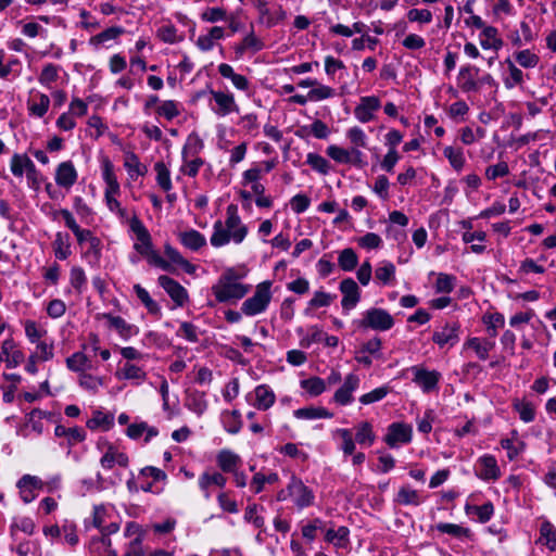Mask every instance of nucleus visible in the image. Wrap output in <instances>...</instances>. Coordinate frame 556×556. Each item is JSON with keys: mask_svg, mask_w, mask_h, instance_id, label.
I'll use <instances>...</instances> for the list:
<instances>
[{"mask_svg": "<svg viewBox=\"0 0 556 556\" xmlns=\"http://www.w3.org/2000/svg\"><path fill=\"white\" fill-rule=\"evenodd\" d=\"M413 428L404 422H393L388 427L384 435V442L391 448L397 447L400 444H407L412 441Z\"/></svg>", "mask_w": 556, "mask_h": 556, "instance_id": "8", "label": "nucleus"}, {"mask_svg": "<svg viewBox=\"0 0 556 556\" xmlns=\"http://www.w3.org/2000/svg\"><path fill=\"white\" fill-rule=\"evenodd\" d=\"M78 174L71 161L62 162L55 169V182L58 186L71 189L77 181Z\"/></svg>", "mask_w": 556, "mask_h": 556, "instance_id": "19", "label": "nucleus"}, {"mask_svg": "<svg viewBox=\"0 0 556 556\" xmlns=\"http://www.w3.org/2000/svg\"><path fill=\"white\" fill-rule=\"evenodd\" d=\"M358 262V257L353 249L346 248L341 251L338 257L339 266L344 271L353 270Z\"/></svg>", "mask_w": 556, "mask_h": 556, "instance_id": "48", "label": "nucleus"}, {"mask_svg": "<svg viewBox=\"0 0 556 556\" xmlns=\"http://www.w3.org/2000/svg\"><path fill=\"white\" fill-rule=\"evenodd\" d=\"M73 206L81 222L89 224L93 219V212L91 207L80 197H75Z\"/></svg>", "mask_w": 556, "mask_h": 556, "instance_id": "55", "label": "nucleus"}, {"mask_svg": "<svg viewBox=\"0 0 556 556\" xmlns=\"http://www.w3.org/2000/svg\"><path fill=\"white\" fill-rule=\"evenodd\" d=\"M339 290L342 293L341 305L343 311H351L361 300L358 285L352 278H345L340 282Z\"/></svg>", "mask_w": 556, "mask_h": 556, "instance_id": "13", "label": "nucleus"}, {"mask_svg": "<svg viewBox=\"0 0 556 556\" xmlns=\"http://www.w3.org/2000/svg\"><path fill=\"white\" fill-rule=\"evenodd\" d=\"M413 374V382L416 383L424 393H430L438 390V384L441 379V374L437 370H428L421 366H413L410 368Z\"/></svg>", "mask_w": 556, "mask_h": 556, "instance_id": "7", "label": "nucleus"}, {"mask_svg": "<svg viewBox=\"0 0 556 556\" xmlns=\"http://www.w3.org/2000/svg\"><path fill=\"white\" fill-rule=\"evenodd\" d=\"M459 329L458 323H446L433 332L432 341L440 348H452L459 341Z\"/></svg>", "mask_w": 556, "mask_h": 556, "instance_id": "14", "label": "nucleus"}, {"mask_svg": "<svg viewBox=\"0 0 556 556\" xmlns=\"http://www.w3.org/2000/svg\"><path fill=\"white\" fill-rule=\"evenodd\" d=\"M494 345L495 343L491 340L471 337L464 343V350L471 349L480 359L485 361Z\"/></svg>", "mask_w": 556, "mask_h": 556, "instance_id": "27", "label": "nucleus"}, {"mask_svg": "<svg viewBox=\"0 0 556 556\" xmlns=\"http://www.w3.org/2000/svg\"><path fill=\"white\" fill-rule=\"evenodd\" d=\"M179 240L184 247L192 251H198L206 244L205 237L194 229L180 232Z\"/></svg>", "mask_w": 556, "mask_h": 556, "instance_id": "29", "label": "nucleus"}, {"mask_svg": "<svg viewBox=\"0 0 556 556\" xmlns=\"http://www.w3.org/2000/svg\"><path fill=\"white\" fill-rule=\"evenodd\" d=\"M116 376L119 379L131 380L136 386H140L147 379V372L130 362L125 363Z\"/></svg>", "mask_w": 556, "mask_h": 556, "instance_id": "28", "label": "nucleus"}, {"mask_svg": "<svg viewBox=\"0 0 556 556\" xmlns=\"http://www.w3.org/2000/svg\"><path fill=\"white\" fill-rule=\"evenodd\" d=\"M53 250L55 257L66 260L71 255L70 244L61 232H58L53 241Z\"/></svg>", "mask_w": 556, "mask_h": 556, "instance_id": "64", "label": "nucleus"}, {"mask_svg": "<svg viewBox=\"0 0 556 556\" xmlns=\"http://www.w3.org/2000/svg\"><path fill=\"white\" fill-rule=\"evenodd\" d=\"M216 463L223 472H233L241 466V457L228 448L220 450L216 455Z\"/></svg>", "mask_w": 556, "mask_h": 556, "instance_id": "24", "label": "nucleus"}, {"mask_svg": "<svg viewBox=\"0 0 556 556\" xmlns=\"http://www.w3.org/2000/svg\"><path fill=\"white\" fill-rule=\"evenodd\" d=\"M288 494H290L293 503L300 509L313 505L315 500L313 491L295 476H292L288 483Z\"/></svg>", "mask_w": 556, "mask_h": 556, "instance_id": "5", "label": "nucleus"}, {"mask_svg": "<svg viewBox=\"0 0 556 556\" xmlns=\"http://www.w3.org/2000/svg\"><path fill=\"white\" fill-rule=\"evenodd\" d=\"M248 235L247 226L241 222L238 215V207L230 204L226 210V220H216L213 225V233L211 236V244L220 248L228 244L231 240L239 244Z\"/></svg>", "mask_w": 556, "mask_h": 556, "instance_id": "1", "label": "nucleus"}, {"mask_svg": "<svg viewBox=\"0 0 556 556\" xmlns=\"http://www.w3.org/2000/svg\"><path fill=\"white\" fill-rule=\"evenodd\" d=\"M443 155L448 160L451 166L459 172L463 169L465 165V156L462 149H456L454 147H445L443 150Z\"/></svg>", "mask_w": 556, "mask_h": 556, "instance_id": "45", "label": "nucleus"}, {"mask_svg": "<svg viewBox=\"0 0 556 556\" xmlns=\"http://www.w3.org/2000/svg\"><path fill=\"white\" fill-rule=\"evenodd\" d=\"M124 33V29L119 26H113L110 28H106L105 30L101 31L100 34L93 36L90 38V45L94 47H99L100 45L116 39L119 35Z\"/></svg>", "mask_w": 556, "mask_h": 556, "instance_id": "49", "label": "nucleus"}, {"mask_svg": "<svg viewBox=\"0 0 556 556\" xmlns=\"http://www.w3.org/2000/svg\"><path fill=\"white\" fill-rule=\"evenodd\" d=\"M156 113L160 116L165 117L168 121L177 117L180 114L179 103L174 100L163 101L156 109Z\"/></svg>", "mask_w": 556, "mask_h": 556, "instance_id": "53", "label": "nucleus"}, {"mask_svg": "<svg viewBox=\"0 0 556 556\" xmlns=\"http://www.w3.org/2000/svg\"><path fill=\"white\" fill-rule=\"evenodd\" d=\"M154 169L156 172V181L157 185L164 190L169 191L172 189V180L170 173L167 169L166 165L163 162H157L154 165Z\"/></svg>", "mask_w": 556, "mask_h": 556, "instance_id": "52", "label": "nucleus"}, {"mask_svg": "<svg viewBox=\"0 0 556 556\" xmlns=\"http://www.w3.org/2000/svg\"><path fill=\"white\" fill-rule=\"evenodd\" d=\"M102 318L108 320L109 327L114 329L123 339L128 340L132 336L138 334L139 329L137 326L127 323L121 316H114L110 313H103L100 315Z\"/></svg>", "mask_w": 556, "mask_h": 556, "instance_id": "20", "label": "nucleus"}, {"mask_svg": "<svg viewBox=\"0 0 556 556\" xmlns=\"http://www.w3.org/2000/svg\"><path fill=\"white\" fill-rule=\"evenodd\" d=\"M188 407L190 410L194 412L198 415H201L207 408V403L205 400V394L202 392H194L188 396Z\"/></svg>", "mask_w": 556, "mask_h": 556, "instance_id": "58", "label": "nucleus"}, {"mask_svg": "<svg viewBox=\"0 0 556 556\" xmlns=\"http://www.w3.org/2000/svg\"><path fill=\"white\" fill-rule=\"evenodd\" d=\"M66 366L72 371L83 374L86 369L91 367V364L84 353L75 352L66 358Z\"/></svg>", "mask_w": 556, "mask_h": 556, "instance_id": "40", "label": "nucleus"}, {"mask_svg": "<svg viewBox=\"0 0 556 556\" xmlns=\"http://www.w3.org/2000/svg\"><path fill=\"white\" fill-rule=\"evenodd\" d=\"M346 138L353 144L352 148L359 149L367 147V136L364 130L357 126H354L348 130Z\"/></svg>", "mask_w": 556, "mask_h": 556, "instance_id": "62", "label": "nucleus"}, {"mask_svg": "<svg viewBox=\"0 0 556 556\" xmlns=\"http://www.w3.org/2000/svg\"><path fill=\"white\" fill-rule=\"evenodd\" d=\"M293 415L298 419H319V418H332L333 414L324 407H302L295 409Z\"/></svg>", "mask_w": 556, "mask_h": 556, "instance_id": "35", "label": "nucleus"}, {"mask_svg": "<svg viewBox=\"0 0 556 556\" xmlns=\"http://www.w3.org/2000/svg\"><path fill=\"white\" fill-rule=\"evenodd\" d=\"M164 253L168 257V262L175 265H178L181 267L186 273L192 274L195 269V267L190 264L175 248H173L170 244H166L164 247Z\"/></svg>", "mask_w": 556, "mask_h": 556, "instance_id": "37", "label": "nucleus"}, {"mask_svg": "<svg viewBox=\"0 0 556 556\" xmlns=\"http://www.w3.org/2000/svg\"><path fill=\"white\" fill-rule=\"evenodd\" d=\"M300 386L311 396H318L326 390V381L319 377H311L301 380Z\"/></svg>", "mask_w": 556, "mask_h": 556, "instance_id": "44", "label": "nucleus"}, {"mask_svg": "<svg viewBox=\"0 0 556 556\" xmlns=\"http://www.w3.org/2000/svg\"><path fill=\"white\" fill-rule=\"evenodd\" d=\"M358 326L365 329L376 331H387L394 326V318L383 308H369L363 314V318L358 321Z\"/></svg>", "mask_w": 556, "mask_h": 556, "instance_id": "4", "label": "nucleus"}, {"mask_svg": "<svg viewBox=\"0 0 556 556\" xmlns=\"http://www.w3.org/2000/svg\"><path fill=\"white\" fill-rule=\"evenodd\" d=\"M437 530L441 533H446L455 538H468L470 530L455 523L440 522L435 526Z\"/></svg>", "mask_w": 556, "mask_h": 556, "instance_id": "56", "label": "nucleus"}, {"mask_svg": "<svg viewBox=\"0 0 556 556\" xmlns=\"http://www.w3.org/2000/svg\"><path fill=\"white\" fill-rule=\"evenodd\" d=\"M130 229L136 235L137 242L134 244V249L140 254L144 255L153 249L151 235L142 224V222L134 216L130 220Z\"/></svg>", "mask_w": 556, "mask_h": 556, "instance_id": "11", "label": "nucleus"}, {"mask_svg": "<svg viewBox=\"0 0 556 556\" xmlns=\"http://www.w3.org/2000/svg\"><path fill=\"white\" fill-rule=\"evenodd\" d=\"M78 382L81 388L93 393H96L99 390V388L103 384L102 378L92 376L87 372H83L79 375Z\"/></svg>", "mask_w": 556, "mask_h": 556, "instance_id": "63", "label": "nucleus"}, {"mask_svg": "<svg viewBox=\"0 0 556 556\" xmlns=\"http://www.w3.org/2000/svg\"><path fill=\"white\" fill-rule=\"evenodd\" d=\"M37 98L38 102H28V111L30 115L43 117L49 110L50 98L41 92L37 94Z\"/></svg>", "mask_w": 556, "mask_h": 556, "instance_id": "47", "label": "nucleus"}, {"mask_svg": "<svg viewBox=\"0 0 556 556\" xmlns=\"http://www.w3.org/2000/svg\"><path fill=\"white\" fill-rule=\"evenodd\" d=\"M396 501L401 505H414L418 506L421 504V497L416 490L409 486H402L397 492Z\"/></svg>", "mask_w": 556, "mask_h": 556, "instance_id": "46", "label": "nucleus"}, {"mask_svg": "<svg viewBox=\"0 0 556 556\" xmlns=\"http://www.w3.org/2000/svg\"><path fill=\"white\" fill-rule=\"evenodd\" d=\"M129 458L125 453L118 452L113 445H109L105 453L100 459V464L104 469H112L114 465L127 467Z\"/></svg>", "mask_w": 556, "mask_h": 556, "instance_id": "26", "label": "nucleus"}, {"mask_svg": "<svg viewBox=\"0 0 556 556\" xmlns=\"http://www.w3.org/2000/svg\"><path fill=\"white\" fill-rule=\"evenodd\" d=\"M157 433L159 431L155 427H150L147 422L143 421L131 424L127 428V435L132 440H137L146 434L144 441L149 442L151 438L156 437Z\"/></svg>", "mask_w": 556, "mask_h": 556, "instance_id": "32", "label": "nucleus"}, {"mask_svg": "<svg viewBox=\"0 0 556 556\" xmlns=\"http://www.w3.org/2000/svg\"><path fill=\"white\" fill-rule=\"evenodd\" d=\"M59 214L63 217L65 226L73 231L76 237L77 243L83 245L88 243L89 240L94 237L91 230L83 229L77 224L74 215L67 208H61Z\"/></svg>", "mask_w": 556, "mask_h": 556, "instance_id": "22", "label": "nucleus"}, {"mask_svg": "<svg viewBox=\"0 0 556 556\" xmlns=\"http://www.w3.org/2000/svg\"><path fill=\"white\" fill-rule=\"evenodd\" d=\"M278 481H279V477H278V473H276V472H270L267 476H265L261 472H256L252 478L251 489L253 490V492L255 494H257L263 491L265 483L274 484V483H277Z\"/></svg>", "mask_w": 556, "mask_h": 556, "instance_id": "50", "label": "nucleus"}, {"mask_svg": "<svg viewBox=\"0 0 556 556\" xmlns=\"http://www.w3.org/2000/svg\"><path fill=\"white\" fill-rule=\"evenodd\" d=\"M501 469L493 455L485 454L477 459L476 476L484 481H496L501 478Z\"/></svg>", "mask_w": 556, "mask_h": 556, "instance_id": "9", "label": "nucleus"}, {"mask_svg": "<svg viewBox=\"0 0 556 556\" xmlns=\"http://www.w3.org/2000/svg\"><path fill=\"white\" fill-rule=\"evenodd\" d=\"M54 434L59 438H67L68 445H75L83 442L86 438V432L79 427L66 428L63 425H58L54 429Z\"/></svg>", "mask_w": 556, "mask_h": 556, "instance_id": "33", "label": "nucleus"}, {"mask_svg": "<svg viewBox=\"0 0 556 556\" xmlns=\"http://www.w3.org/2000/svg\"><path fill=\"white\" fill-rule=\"evenodd\" d=\"M337 299L336 294H330L325 291H316L308 302V308L327 307Z\"/></svg>", "mask_w": 556, "mask_h": 556, "instance_id": "59", "label": "nucleus"}, {"mask_svg": "<svg viewBox=\"0 0 556 556\" xmlns=\"http://www.w3.org/2000/svg\"><path fill=\"white\" fill-rule=\"evenodd\" d=\"M380 99L376 96H366L359 99L354 109V115L361 123H368L375 118V113L380 109Z\"/></svg>", "mask_w": 556, "mask_h": 556, "instance_id": "12", "label": "nucleus"}, {"mask_svg": "<svg viewBox=\"0 0 556 556\" xmlns=\"http://www.w3.org/2000/svg\"><path fill=\"white\" fill-rule=\"evenodd\" d=\"M270 287L271 282L268 280L258 283L254 294L242 303L241 312L247 316L265 312L271 300Z\"/></svg>", "mask_w": 556, "mask_h": 556, "instance_id": "3", "label": "nucleus"}, {"mask_svg": "<svg viewBox=\"0 0 556 556\" xmlns=\"http://www.w3.org/2000/svg\"><path fill=\"white\" fill-rule=\"evenodd\" d=\"M359 377L355 374H349L343 384L336 391L333 401L340 405H348L353 401V392L359 387Z\"/></svg>", "mask_w": 556, "mask_h": 556, "instance_id": "17", "label": "nucleus"}, {"mask_svg": "<svg viewBox=\"0 0 556 556\" xmlns=\"http://www.w3.org/2000/svg\"><path fill=\"white\" fill-rule=\"evenodd\" d=\"M134 291L147 311L152 315H161L160 305L150 296L149 292L139 283L134 286Z\"/></svg>", "mask_w": 556, "mask_h": 556, "instance_id": "38", "label": "nucleus"}, {"mask_svg": "<svg viewBox=\"0 0 556 556\" xmlns=\"http://www.w3.org/2000/svg\"><path fill=\"white\" fill-rule=\"evenodd\" d=\"M124 166L130 175L135 173L137 176H143L147 173V167L140 162L139 157L134 152L126 154Z\"/></svg>", "mask_w": 556, "mask_h": 556, "instance_id": "54", "label": "nucleus"}, {"mask_svg": "<svg viewBox=\"0 0 556 556\" xmlns=\"http://www.w3.org/2000/svg\"><path fill=\"white\" fill-rule=\"evenodd\" d=\"M515 410L519 414V417L525 422H531L535 418V408L530 402H515Z\"/></svg>", "mask_w": 556, "mask_h": 556, "instance_id": "61", "label": "nucleus"}, {"mask_svg": "<svg viewBox=\"0 0 556 556\" xmlns=\"http://www.w3.org/2000/svg\"><path fill=\"white\" fill-rule=\"evenodd\" d=\"M482 321L486 326V331L491 338L496 337L497 330L505 325L504 315L501 313L485 314Z\"/></svg>", "mask_w": 556, "mask_h": 556, "instance_id": "42", "label": "nucleus"}, {"mask_svg": "<svg viewBox=\"0 0 556 556\" xmlns=\"http://www.w3.org/2000/svg\"><path fill=\"white\" fill-rule=\"evenodd\" d=\"M42 486V481L36 476L24 475L17 481L21 498L26 504L33 502L37 497L36 491L41 490Z\"/></svg>", "mask_w": 556, "mask_h": 556, "instance_id": "18", "label": "nucleus"}, {"mask_svg": "<svg viewBox=\"0 0 556 556\" xmlns=\"http://www.w3.org/2000/svg\"><path fill=\"white\" fill-rule=\"evenodd\" d=\"M204 143L203 140L195 134H191L188 136L187 141L181 151L182 161H186L190 157H195L203 149Z\"/></svg>", "mask_w": 556, "mask_h": 556, "instance_id": "36", "label": "nucleus"}, {"mask_svg": "<svg viewBox=\"0 0 556 556\" xmlns=\"http://www.w3.org/2000/svg\"><path fill=\"white\" fill-rule=\"evenodd\" d=\"M541 538L549 551H556V530L549 521H544L540 528Z\"/></svg>", "mask_w": 556, "mask_h": 556, "instance_id": "60", "label": "nucleus"}, {"mask_svg": "<svg viewBox=\"0 0 556 556\" xmlns=\"http://www.w3.org/2000/svg\"><path fill=\"white\" fill-rule=\"evenodd\" d=\"M480 45L483 49L500 50L503 46V40L498 37V31L493 26L483 27L480 34Z\"/></svg>", "mask_w": 556, "mask_h": 556, "instance_id": "30", "label": "nucleus"}, {"mask_svg": "<svg viewBox=\"0 0 556 556\" xmlns=\"http://www.w3.org/2000/svg\"><path fill=\"white\" fill-rule=\"evenodd\" d=\"M349 529L340 527L338 530L329 529L326 532V540L337 546H344L349 541Z\"/></svg>", "mask_w": 556, "mask_h": 556, "instance_id": "57", "label": "nucleus"}, {"mask_svg": "<svg viewBox=\"0 0 556 556\" xmlns=\"http://www.w3.org/2000/svg\"><path fill=\"white\" fill-rule=\"evenodd\" d=\"M31 164L33 161L26 154L15 153L11 159L10 168L14 176L22 177Z\"/></svg>", "mask_w": 556, "mask_h": 556, "instance_id": "43", "label": "nucleus"}, {"mask_svg": "<svg viewBox=\"0 0 556 556\" xmlns=\"http://www.w3.org/2000/svg\"><path fill=\"white\" fill-rule=\"evenodd\" d=\"M395 275V266L391 262H382L375 270V277L383 285H389Z\"/></svg>", "mask_w": 556, "mask_h": 556, "instance_id": "51", "label": "nucleus"}, {"mask_svg": "<svg viewBox=\"0 0 556 556\" xmlns=\"http://www.w3.org/2000/svg\"><path fill=\"white\" fill-rule=\"evenodd\" d=\"M242 278L233 268H227L218 278L217 282L212 286V292L217 302L226 303L238 301L245 296L250 291L248 285L241 283Z\"/></svg>", "mask_w": 556, "mask_h": 556, "instance_id": "2", "label": "nucleus"}, {"mask_svg": "<svg viewBox=\"0 0 556 556\" xmlns=\"http://www.w3.org/2000/svg\"><path fill=\"white\" fill-rule=\"evenodd\" d=\"M208 92L215 102V106L211 108L216 115L223 117L230 113L239 112V106L237 105L232 93L216 91L213 89H210Z\"/></svg>", "mask_w": 556, "mask_h": 556, "instance_id": "10", "label": "nucleus"}, {"mask_svg": "<svg viewBox=\"0 0 556 556\" xmlns=\"http://www.w3.org/2000/svg\"><path fill=\"white\" fill-rule=\"evenodd\" d=\"M0 357L5 362L8 368H15L24 362V353L17 349L13 339L2 342Z\"/></svg>", "mask_w": 556, "mask_h": 556, "instance_id": "21", "label": "nucleus"}, {"mask_svg": "<svg viewBox=\"0 0 556 556\" xmlns=\"http://www.w3.org/2000/svg\"><path fill=\"white\" fill-rule=\"evenodd\" d=\"M61 67L53 63H48L42 67V71L38 77V81L47 88H51L52 84L59 79V73Z\"/></svg>", "mask_w": 556, "mask_h": 556, "instance_id": "41", "label": "nucleus"}, {"mask_svg": "<svg viewBox=\"0 0 556 556\" xmlns=\"http://www.w3.org/2000/svg\"><path fill=\"white\" fill-rule=\"evenodd\" d=\"M327 154L340 164H353L359 168L367 164L364 160V153L356 148L349 150L333 144L327 148Z\"/></svg>", "mask_w": 556, "mask_h": 556, "instance_id": "6", "label": "nucleus"}, {"mask_svg": "<svg viewBox=\"0 0 556 556\" xmlns=\"http://www.w3.org/2000/svg\"><path fill=\"white\" fill-rule=\"evenodd\" d=\"M479 68L473 65L462 66L457 76V85L463 92H478L480 83L478 81Z\"/></svg>", "mask_w": 556, "mask_h": 556, "instance_id": "16", "label": "nucleus"}, {"mask_svg": "<svg viewBox=\"0 0 556 556\" xmlns=\"http://www.w3.org/2000/svg\"><path fill=\"white\" fill-rule=\"evenodd\" d=\"M226 482L227 478L218 471H204L198 480L199 488L203 492L205 498L211 497L210 488L212 485L224 488Z\"/></svg>", "mask_w": 556, "mask_h": 556, "instance_id": "23", "label": "nucleus"}, {"mask_svg": "<svg viewBox=\"0 0 556 556\" xmlns=\"http://www.w3.org/2000/svg\"><path fill=\"white\" fill-rule=\"evenodd\" d=\"M255 403L254 406L258 409L266 410L275 403V394L267 386H257L254 390Z\"/></svg>", "mask_w": 556, "mask_h": 556, "instance_id": "31", "label": "nucleus"}, {"mask_svg": "<svg viewBox=\"0 0 556 556\" xmlns=\"http://www.w3.org/2000/svg\"><path fill=\"white\" fill-rule=\"evenodd\" d=\"M256 8L258 13L266 20L268 27L277 25L287 17L286 11L280 5L271 10L267 7L265 0H257Z\"/></svg>", "mask_w": 556, "mask_h": 556, "instance_id": "25", "label": "nucleus"}, {"mask_svg": "<svg viewBox=\"0 0 556 556\" xmlns=\"http://www.w3.org/2000/svg\"><path fill=\"white\" fill-rule=\"evenodd\" d=\"M263 48L264 42L251 31L242 39L241 43L236 47V54L242 56L247 51L255 53Z\"/></svg>", "mask_w": 556, "mask_h": 556, "instance_id": "34", "label": "nucleus"}, {"mask_svg": "<svg viewBox=\"0 0 556 556\" xmlns=\"http://www.w3.org/2000/svg\"><path fill=\"white\" fill-rule=\"evenodd\" d=\"M355 440L358 444L370 446L374 444L376 435L372 426L368 421H362L356 426Z\"/></svg>", "mask_w": 556, "mask_h": 556, "instance_id": "39", "label": "nucleus"}, {"mask_svg": "<svg viewBox=\"0 0 556 556\" xmlns=\"http://www.w3.org/2000/svg\"><path fill=\"white\" fill-rule=\"evenodd\" d=\"M157 282L177 306H184L188 301V292L178 281L166 275H162L157 278Z\"/></svg>", "mask_w": 556, "mask_h": 556, "instance_id": "15", "label": "nucleus"}]
</instances>
